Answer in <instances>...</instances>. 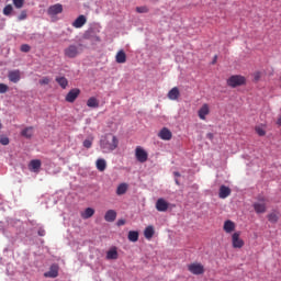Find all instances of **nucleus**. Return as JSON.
Returning <instances> with one entry per match:
<instances>
[{"mask_svg": "<svg viewBox=\"0 0 281 281\" xmlns=\"http://www.w3.org/2000/svg\"><path fill=\"white\" fill-rule=\"evenodd\" d=\"M100 146L103 153H113L120 146V140L113 134H105L100 140Z\"/></svg>", "mask_w": 281, "mask_h": 281, "instance_id": "nucleus-1", "label": "nucleus"}, {"mask_svg": "<svg viewBox=\"0 0 281 281\" xmlns=\"http://www.w3.org/2000/svg\"><path fill=\"white\" fill-rule=\"evenodd\" d=\"M82 44H71L64 49V56L66 58H76L78 55L82 53Z\"/></svg>", "mask_w": 281, "mask_h": 281, "instance_id": "nucleus-2", "label": "nucleus"}, {"mask_svg": "<svg viewBox=\"0 0 281 281\" xmlns=\"http://www.w3.org/2000/svg\"><path fill=\"white\" fill-rule=\"evenodd\" d=\"M247 79L240 75H233L227 79V86L232 87V89H236V87H243L246 85Z\"/></svg>", "mask_w": 281, "mask_h": 281, "instance_id": "nucleus-3", "label": "nucleus"}, {"mask_svg": "<svg viewBox=\"0 0 281 281\" xmlns=\"http://www.w3.org/2000/svg\"><path fill=\"white\" fill-rule=\"evenodd\" d=\"M188 271L193 276H203L205 273V267L202 263L193 262L188 266Z\"/></svg>", "mask_w": 281, "mask_h": 281, "instance_id": "nucleus-4", "label": "nucleus"}, {"mask_svg": "<svg viewBox=\"0 0 281 281\" xmlns=\"http://www.w3.org/2000/svg\"><path fill=\"white\" fill-rule=\"evenodd\" d=\"M135 157L139 164H146L148 161V151L142 146H137L135 149Z\"/></svg>", "mask_w": 281, "mask_h": 281, "instance_id": "nucleus-5", "label": "nucleus"}, {"mask_svg": "<svg viewBox=\"0 0 281 281\" xmlns=\"http://www.w3.org/2000/svg\"><path fill=\"white\" fill-rule=\"evenodd\" d=\"M232 245L234 249H243V247H245V240L240 239V232H236L232 235Z\"/></svg>", "mask_w": 281, "mask_h": 281, "instance_id": "nucleus-6", "label": "nucleus"}, {"mask_svg": "<svg viewBox=\"0 0 281 281\" xmlns=\"http://www.w3.org/2000/svg\"><path fill=\"white\" fill-rule=\"evenodd\" d=\"M57 14H63V4L60 3L53 4L47 9L48 16H56Z\"/></svg>", "mask_w": 281, "mask_h": 281, "instance_id": "nucleus-7", "label": "nucleus"}, {"mask_svg": "<svg viewBox=\"0 0 281 281\" xmlns=\"http://www.w3.org/2000/svg\"><path fill=\"white\" fill-rule=\"evenodd\" d=\"M168 207H170V203H168V201H166L164 198H159L156 201L157 212H168Z\"/></svg>", "mask_w": 281, "mask_h": 281, "instance_id": "nucleus-8", "label": "nucleus"}, {"mask_svg": "<svg viewBox=\"0 0 281 281\" xmlns=\"http://www.w3.org/2000/svg\"><path fill=\"white\" fill-rule=\"evenodd\" d=\"M78 95H80V89L78 88H75V89H71L67 94H66V102H70V103H74L76 102V100H78Z\"/></svg>", "mask_w": 281, "mask_h": 281, "instance_id": "nucleus-9", "label": "nucleus"}, {"mask_svg": "<svg viewBox=\"0 0 281 281\" xmlns=\"http://www.w3.org/2000/svg\"><path fill=\"white\" fill-rule=\"evenodd\" d=\"M158 137L160 139H164V142H170L172 139V132H170V130H168L167 127H164L158 133Z\"/></svg>", "mask_w": 281, "mask_h": 281, "instance_id": "nucleus-10", "label": "nucleus"}, {"mask_svg": "<svg viewBox=\"0 0 281 281\" xmlns=\"http://www.w3.org/2000/svg\"><path fill=\"white\" fill-rule=\"evenodd\" d=\"M8 78L10 82H13L14 85H16V82L21 80V70L16 69V70L9 71Z\"/></svg>", "mask_w": 281, "mask_h": 281, "instance_id": "nucleus-11", "label": "nucleus"}, {"mask_svg": "<svg viewBox=\"0 0 281 281\" xmlns=\"http://www.w3.org/2000/svg\"><path fill=\"white\" fill-rule=\"evenodd\" d=\"M198 115L200 120H206L207 115H210V105L204 103L198 111Z\"/></svg>", "mask_w": 281, "mask_h": 281, "instance_id": "nucleus-12", "label": "nucleus"}, {"mask_svg": "<svg viewBox=\"0 0 281 281\" xmlns=\"http://www.w3.org/2000/svg\"><path fill=\"white\" fill-rule=\"evenodd\" d=\"M87 24V16L85 15H79L74 22H72V27H76L77 30H79L80 27H82L83 25Z\"/></svg>", "mask_w": 281, "mask_h": 281, "instance_id": "nucleus-13", "label": "nucleus"}, {"mask_svg": "<svg viewBox=\"0 0 281 281\" xmlns=\"http://www.w3.org/2000/svg\"><path fill=\"white\" fill-rule=\"evenodd\" d=\"M181 97V92L179 91L178 87H173L167 94V98L169 100H179V98Z\"/></svg>", "mask_w": 281, "mask_h": 281, "instance_id": "nucleus-14", "label": "nucleus"}, {"mask_svg": "<svg viewBox=\"0 0 281 281\" xmlns=\"http://www.w3.org/2000/svg\"><path fill=\"white\" fill-rule=\"evenodd\" d=\"M44 278H58V266L52 265L49 270L44 273Z\"/></svg>", "mask_w": 281, "mask_h": 281, "instance_id": "nucleus-15", "label": "nucleus"}, {"mask_svg": "<svg viewBox=\"0 0 281 281\" xmlns=\"http://www.w3.org/2000/svg\"><path fill=\"white\" fill-rule=\"evenodd\" d=\"M256 214H265L267 212V203L256 202L252 204Z\"/></svg>", "mask_w": 281, "mask_h": 281, "instance_id": "nucleus-16", "label": "nucleus"}, {"mask_svg": "<svg viewBox=\"0 0 281 281\" xmlns=\"http://www.w3.org/2000/svg\"><path fill=\"white\" fill-rule=\"evenodd\" d=\"M115 218H117V212H115V210H109L105 212L104 221H106V223H113Z\"/></svg>", "mask_w": 281, "mask_h": 281, "instance_id": "nucleus-17", "label": "nucleus"}, {"mask_svg": "<svg viewBox=\"0 0 281 281\" xmlns=\"http://www.w3.org/2000/svg\"><path fill=\"white\" fill-rule=\"evenodd\" d=\"M223 229L226 232V234H232V232L236 229V224L232 222V220L225 221Z\"/></svg>", "mask_w": 281, "mask_h": 281, "instance_id": "nucleus-18", "label": "nucleus"}, {"mask_svg": "<svg viewBox=\"0 0 281 281\" xmlns=\"http://www.w3.org/2000/svg\"><path fill=\"white\" fill-rule=\"evenodd\" d=\"M229 194H232V189H229V187H226V186L220 187V192H218L220 199H227Z\"/></svg>", "mask_w": 281, "mask_h": 281, "instance_id": "nucleus-19", "label": "nucleus"}, {"mask_svg": "<svg viewBox=\"0 0 281 281\" xmlns=\"http://www.w3.org/2000/svg\"><path fill=\"white\" fill-rule=\"evenodd\" d=\"M115 60L119 65H124V63H126V53L123 49L119 50Z\"/></svg>", "mask_w": 281, "mask_h": 281, "instance_id": "nucleus-20", "label": "nucleus"}, {"mask_svg": "<svg viewBox=\"0 0 281 281\" xmlns=\"http://www.w3.org/2000/svg\"><path fill=\"white\" fill-rule=\"evenodd\" d=\"M93 214H95V210H93L92 207H87L83 212L80 213V216L81 218L87 221L88 218H91Z\"/></svg>", "mask_w": 281, "mask_h": 281, "instance_id": "nucleus-21", "label": "nucleus"}, {"mask_svg": "<svg viewBox=\"0 0 281 281\" xmlns=\"http://www.w3.org/2000/svg\"><path fill=\"white\" fill-rule=\"evenodd\" d=\"M22 137H25V139H32L34 136V128L33 127H26L22 130L21 132Z\"/></svg>", "mask_w": 281, "mask_h": 281, "instance_id": "nucleus-22", "label": "nucleus"}, {"mask_svg": "<svg viewBox=\"0 0 281 281\" xmlns=\"http://www.w3.org/2000/svg\"><path fill=\"white\" fill-rule=\"evenodd\" d=\"M95 166L99 172H104L106 170V160H104V158H99L95 162Z\"/></svg>", "mask_w": 281, "mask_h": 281, "instance_id": "nucleus-23", "label": "nucleus"}, {"mask_svg": "<svg viewBox=\"0 0 281 281\" xmlns=\"http://www.w3.org/2000/svg\"><path fill=\"white\" fill-rule=\"evenodd\" d=\"M87 106L90 109H98V106H100V101H98L95 97H91L87 101Z\"/></svg>", "mask_w": 281, "mask_h": 281, "instance_id": "nucleus-24", "label": "nucleus"}, {"mask_svg": "<svg viewBox=\"0 0 281 281\" xmlns=\"http://www.w3.org/2000/svg\"><path fill=\"white\" fill-rule=\"evenodd\" d=\"M144 236L147 240H150L155 236V227L147 226L144 231Z\"/></svg>", "mask_w": 281, "mask_h": 281, "instance_id": "nucleus-25", "label": "nucleus"}, {"mask_svg": "<svg viewBox=\"0 0 281 281\" xmlns=\"http://www.w3.org/2000/svg\"><path fill=\"white\" fill-rule=\"evenodd\" d=\"M127 238L131 243H137L139 240V233L137 231H130Z\"/></svg>", "mask_w": 281, "mask_h": 281, "instance_id": "nucleus-26", "label": "nucleus"}, {"mask_svg": "<svg viewBox=\"0 0 281 281\" xmlns=\"http://www.w3.org/2000/svg\"><path fill=\"white\" fill-rule=\"evenodd\" d=\"M30 169L33 170V172H38V170H41V160L40 159L31 160Z\"/></svg>", "mask_w": 281, "mask_h": 281, "instance_id": "nucleus-27", "label": "nucleus"}, {"mask_svg": "<svg viewBox=\"0 0 281 281\" xmlns=\"http://www.w3.org/2000/svg\"><path fill=\"white\" fill-rule=\"evenodd\" d=\"M55 81L59 85V87H61V89L69 86V80H67L65 77H56Z\"/></svg>", "mask_w": 281, "mask_h": 281, "instance_id": "nucleus-28", "label": "nucleus"}, {"mask_svg": "<svg viewBox=\"0 0 281 281\" xmlns=\"http://www.w3.org/2000/svg\"><path fill=\"white\" fill-rule=\"evenodd\" d=\"M127 190H128V184L121 183V184H119V187L116 189V194L119 196H122V194H126Z\"/></svg>", "mask_w": 281, "mask_h": 281, "instance_id": "nucleus-29", "label": "nucleus"}, {"mask_svg": "<svg viewBox=\"0 0 281 281\" xmlns=\"http://www.w3.org/2000/svg\"><path fill=\"white\" fill-rule=\"evenodd\" d=\"M106 259L108 260H117V249L112 248L106 252Z\"/></svg>", "mask_w": 281, "mask_h": 281, "instance_id": "nucleus-30", "label": "nucleus"}, {"mask_svg": "<svg viewBox=\"0 0 281 281\" xmlns=\"http://www.w3.org/2000/svg\"><path fill=\"white\" fill-rule=\"evenodd\" d=\"M268 221L269 223H278V221H280V216H278L277 213L272 212L268 214Z\"/></svg>", "mask_w": 281, "mask_h": 281, "instance_id": "nucleus-31", "label": "nucleus"}, {"mask_svg": "<svg viewBox=\"0 0 281 281\" xmlns=\"http://www.w3.org/2000/svg\"><path fill=\"white\" fill-rule=\"evenodd\" d=\"M13 1V5L14 8H16V10H21V8H23V5H25V0H12Z\"/></svg>", "mask_w": 281, "mask_h": 281, "instance_id": "nucleus-32", "label": "nucleus"}, {"mask_svg": "<svg viewBox=\"0 0 281 281\" xmlns=\"http://www.w3.org/2000/svg\"><path fill=\"white\" fill-rule=\"evenodd\" d=\"M136 12H138V14H148L149 9L146 5L137 7L136 8Z\"/></svg>", "mask_w": 281, "mask_h": 281, "instance_id": "nucleus-33", "label": "nucleus"}, {"mask_svg": "<svg viewBox=\"0 0 281 281\" xmlns=\"http://www.w3.org/2000/svg\"><path fill=\"white\" fill-rule=\"evenodd\" d=\"M12 4H7L3 9V14L4 16H10L12 14Z\"/></svg>", "mask_w": 281, "mask_h": 281, "instance_id": "nucleus-34", "label": "nucleus"}, {"mask_svg": "<svg viewBox=\"0 0 281 281\" xmlns=\"http://www.w3.org/2000/svg\"><path fill=\"white\" fill-rule=\"evenodd\" d=\"M257 135H259V137H265L267 135V131H265V128L258 126L255 128Z\"/></svg>", "mask_w": 281, "mask_h": 281, "instance_id": "nucleus-35", "label": "nucleus"}, {"mask_svg": "<svg viewBox=\"0 0 281 281\" xmlns=\"http://www.w3.org/2000/svg\"><path fill=\"white\" fill-rule=\"evenodd\" d=\"M27 19V11L23 10L21 13L18 15V21H25Z\"/></svg>", "mask_w": 281, "mask_h": 281, "instance_id": "nucleus-36", "label": "nucleus"}, {"mask_svg": "<svg viewBox=\"0 0 281 281\" xmlns=\"http://www.w3.org/2000/svg\"><path fill=\"white\" fill-rule=\"evenodd\" d=\"M0 144H2V146H8V144H10V138H8V136H0Z\"/></svg>", "mask_w": 281, "mask_h": 281, "instance_id": "nucleus-37", "label": "nucleus"}, {"mask_svg": "<svg viewBox=\"0 0 281 281\" xmlns=\"http://www.w3.org/2000/svg\"><path fill=\"white\" fill-rule=\"evenodd\" d=\"M85 148H91L93 146V138L83 140Z\"/></svg>", "mask_w": 281, "mask_h": 281, "instance_id": "nucleus-38", "label": "nucleus"}, {"mask_svg": "<svg viewBox=\"0 0 281 281\" xmlns=\"http://www.w3.org/2000/svg\"><path fill=\"white\" fill-rule=\"evenodd\" d=\"M20 49L24 54H27V52H30L32 49V47H30V45H27V44H23V45H21Z\"/></svg>", "mask_w": 281, "mask_h": 281, "instance_id": "nucleus-39", "label": "nucleus"}, {"mask_svg": "<svg viewBox=\"0 0 281 281\" xmlns=\"http://www.w3.org/2000/svg\"><path fill=\"white\" fill-rule=\"evenodd\" d=\"M49 82H52V79L49 77H43L41 80H40V85H49Z\"/></svg>", "mask_w": 281, "mask_h": 281, "instance_id": "nucleus-40", "label": "nucleus"}, {"mask_svg": "<svg viewBox=\"0 0 281 281\" xmlns=\"http://www.w3.org/2000/svg\"><path fill=\"white\" fill-rule=\"evenodd\" d=\"M8 85L5 83H0V93H8Z\"/></svg>", "mask_w": 281, "mask_h": 281, "instance_id": "nucleus-41", "label": "nucleus"}, {"mask_svg": "<svg viewBox=\"0 0 281 281\" xmlns=\"http://www.w3.org/2000/svg\"><path fill=\"white\" fill-rule=\"evenodd\" d=\"M260 78H262V72L256 71V72L254 74V80H255V82H258V80H260Z\"/></svg>", "mask_w": 281, "mask_h": 281, "instance_id": "nucleus-42", "label": "nucleus"}, {"mask_svg": "<svg viewBox=\"0 0 281 281\" xmlns=\"http://www.w3.org/2000/svg\"><path fill=\"white\" fill-rule=\"evenodd\" d=\"M257 200L259 201V203H267V198L262 196V195H259L257 198Z\"/></svg>", "mask_w": 281, "mask_h": 281, "instance_id": "nucleus-43", "label": "nucleus"}, {"mask_svg": "<svg viewBox=\"0 0 281 281\" xmlns=\"http://www.w3.org/2000/svg\"><path fill=\"white\" fill-rule=\"evenodd\" d=\"M116 225H117L119 227H122V225H126V221H125V220H119L117 223H116Z\"/></svg>", "mask_w": 281, "mask_h": 281, "instance_id": "nucleus-44", "label": "nucleus"}, {"mask_svg": "<svg viewBox=\"0 0 281 281\" xmlns=\"http://www.w3.org/2000/svg\"><path fill=\"white\" fill-rule=\"evenodd\" d=\"M37 234H38V236H45V229L40 228Z\"/></svg>", "mask_w": 281, "mask_h": 281, "instance_id": "nucleus-45", "label": "nucleus"}, {"mask_svg": "<svg viewBox=\"0 0 281 281\" xmlns=\"http://www.w3.org/2000/svg\"><path fill=\"white\" fill-rule=\"evenodd\" d=\"M206 137H207V139H214V134L207 133V134H206Z\"/></svg>", "mask_w": 281, "mask_h": 281, "instance_id": "nucleus-46", "label": "nucleus"}, {"mask_svg": "<svg viewBox=\"0 0 281 281\" xmlns=\"http://www.w3.org/2000/svg\"><path fill=\"white\" fill-rule=\"evenodd\" d=\"M277 126H281V114H280L279 117L277 119Z\"/></svg>", "mask_w": 281, "mask_h": 281, "instance_id": "nucleus-47", "label": "nucleus"}, {"mask_svg": "<svg viewBox=\"0 0 281 281\" xmlns=\"http://www.w3.org/2000/svg\"><path fill=\"white\" fill-rule=\"evenodd\" d=\"M173 175H175L176 177H181V173H179V171H175Z\"/></svg>", "mask_w": 281, "mask_h": 281, "instance_id": "nucleus-48", "label": "nucleus"}, {"mask_svg": "<svg viewBox=\"0 0 281 281\" xmlns=\"http://www.w3.org/2000/svg\"><path fill=\"white\" fill-rule=\"evenodd\" d=\"M217 58H218L217 56L214 57L212 65H214L216 63Z\"/></svg>", "mask_w": 281, "mask_h": 281, "instance_id": "nucleus-49", "label": "nucleus"}, {"mask_svg": "<svg viewBox=\"0 0 281 281\" xmlns=\"http://www.w3.org/2000/svg\"><path fill=\"white\" fill-rule=\"evenodd\" d=\"M3 128V124L1 123V121H0V131Z\"/></svg>", "mask_w": 281, "mask_h": 281, "instance_id": "nucleus-50", "label": "nucleus"}, {"mask_svg": "<svg viewBox=\"0 0 281 281\" xmlns=\"http://www.w3.org/2000/svg\"><path fill=\"white\" fill-rule=\"evenodd\" d=\"M176 184H177V186H180V183H179V180H178V179H176Z\"/></svg>", "mask_w": 281, "mask_h": 281, "instance_id": "nucleus-51", "label": "nucleus"}, {"mask_svg": "<svg viewBox=\"0 0 281 281\" xmlns=\"http://www.w3.org/2000/svg\"><path fill=\"white\" fill-rule=\"evenodd\" d=\"M97 41H100V37H97Z\"/></svg>", "mask_w": 281, "mask_h": 281, "instance_id": "nucleus-52", "label": "nucleus"}]
</instances>
